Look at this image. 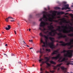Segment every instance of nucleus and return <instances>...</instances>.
<instances>
[{"label": "nucleus", "mask_w": 73, "mask_h": 73, "mask_svg": "<svg viewBox=\"0 0 73 73\" xmlns=\"http://www.w3.org/2000/svg\"><path fill=\"white\" fill-rule=\"evenodd\" d=\"M43 60H44V59H40L39 60V62H41V61H42Z\"/></svg>", "instance_id": "c85d7f7f"}, {"label": "nucleus", "mask_w": 73, "mask_h": 73, "mask_svg": "<svg viewBox=\"0 0 73 73\" xmlns=\"http://www.w3.org/2000/svg\"><path fill=\"white\" fill-rule=\"evenodd\" d=\"M50 72H51V73H54V71H50Z\"/></svg>", "instance_id": "2f4dec72"}, {"label": "nucleus", "mask_w": 73, "mask_h": 73, "mask_svg": "<svg viewBox=\"0 0 73 73\" xmlns=\"http://www.w3.org/2000/svg\"><path fill=\"white\" fill-rule=\"evenodd\" d=\"M44 33H45V34H47V33H48V32H49V31H47L46 32H44Z\"/></svg>", "instance_id": "7c9ffc66"}, {"label": "nucleus", "mask_w": 73, "mask_h": 73, "mask_svg": "<svg viewBox=\"0 0 73 73\" xmlns=\"http://www.w3.org/2000/svg\"><path fill=\"white\" fill-rule=\"evenodd\" d=\"M14 19V18H12L11 17H9L8 18H7L6 19H5V20L6 21H7V22H8V19Z\"/></svg>", "instance_id": "dca6fc26"}, {"label": "nucleus", "mask_w": 73, "mask_h": 73, "mask_svg": "<svg viewBox=\"0 0 73 73\" xmlns=\"http://www.w3.org/2000/svg\"><path fill=\"white\" fill-rule=\"evenodd\" d=\"M52 32L51 31V32H50L49 33V35H50V36H53L52 33Z\"/></svg>", "instance_id": "b1692460"}, {"label": "nucleus", "mask_w": 73, "mask_h": 73, "mask_svg": "<svg viewBox=\"0 0 73 73\" xmlns=\"http://www.w3.org/2000/svg\"><path fill=\"white\" fill-rule=\"evenodd\" d=\"M31 42H33V41H32V40H31Z\"/></svg>", "instance_id": "774afa93"}, {"label": "nucleus", "mask_w": 73, "mask_h": 73, "mask_svg": "<svg viewBox=\"0 0 73 73\" xmlns=\"http://www.w3.org/2000/svg\"><path fill=\"white\" fill-rule=\"evenodd\" d=\"M4 55H6V56H7V55L5 54H4Z\"/></svg>", "instance_id": "de8ad7c7"}, {"label": "nucleus", "mask_w": 73, "mask_h": 73, "mask_svg": "<svg viewBox=\"0 0 73 73\" xmlns=\"http://www.w3.org/2000/svg\"><path fill=\"white\" fill-rule=\"evenodd\" d=\"M63 14H65V13L64 12H60L57 13V15H63Z\"/></svg>", "instance_id": "6ab92c4d"}, {"label": "nucleus", "mask_w": 73, "mask_h": 73, "mask_svg": "<svg viewBox=\"0 0 73 73\" xmlns=\"http://www.w3.org/2000/svg\"><path fill=\"white\" fill-rule=\"evenodd\" d=\"M23 41H24V40H23V39L22 38L20 40V43H21V44H22V43H23Z\"/></svg>", "instance_id": "5701e85b"}, {"label": "nucleus", "mask_w": 73, "mask_h": 73, "mask_svg": "<svg viewBox=\"0 0 73 73\" xmlns=\"http://www.w3.org/2000/svg\"><path fill=\"white\" fill-rule=\"evenodd\" d=\"M62 10H66V7H62Z\"/></svg>", "instance_id": "a878e982"}, {"label": "nucleus", "mask_w": 73, "mask_h": 73, "mask_svg": "<svg viewBox=\"0 0 73 73\" xmlns=\"http://www.w3.org/2000/svg\"><path fill=\"white\" fill-rule=\"evenodd\" d=\"M42 49L43 50H44V48H42Z\"/></svg>", "instance_id": "13d9d810"}, {"label": "nucleus", "mask_w": 73, "mask_h": 73, "mask_svg": "<svg viewBox=\"0 0 73 73\" xmlns=\"http://www.w3.org/2000/svg\"><path fill=\"white\" fill-rule=\"evenodd\" d=\"M68 40V38L66 39H65V41H67Z\"/></svg>", "instance_id": "58836bf2"}, {"label": "nucleus", "mask_w": 73, "mask_h": 73, "mask_svg": "<svg viewBox=\"0 0 73 73\" xmlns=\"http://www.w3.org/2000/svg\"><path fill=\"white\" fill-rule=\"evenodd\" d=\"M55 9H60L61 8L59 7H56L55 8Z\"/></svg>", "instance_id": "393cba45"}, {"label": "nucleus", "mask_w": 73, "mask_h": 73, "mask_svg": "<svg viewBox=\"0 0 73 73\" xmlns=\"http://www.w3.org/2000/svg\"><path fill=\"white\" fill-rule=\"evenodd\" d=\"M63 4H66V2H63Z\"/></svg>", "instance_id": "e433bc0d"}, {"label": "nucleus", "mask_w": 73, "mask_h": 73, "mask_svg": "<svg viewBox=\"0 0 73 73\" xmlns=\"http://www.w3.org/2000/svg\"><path fill=\"white\" fill-rule=\"evenodd\" d=\"M46 25H49V23L44 21H42L40 23L39 29L40 31H42L43 32H44L45 31H46V29L44 28V27Z\"/></svg>", "instance_id": "20e7f679"}, {"label": "nucleus", "mask_w": 73, "mask_h": 73, "mask_svg": "<svg viewBox=\"0 0 73 73\" xmlns=\"http://www.w3.org/2000/svg\"><path fill=\"white\" fill-rule=\"evenodd\" d=\"M68 13H66L65 14V15H68Z\"/></svg>", "instance_id": "49530a36"}, {"label": "nucleus", "mask_w": 73, "mask_h": 73, "mask_svg": "<svg viewBox=\"0 0 73 73\" xmlns=\"http://www.w3.org/2000/svg\"><path fill=\"white\" fill-rule=\"evenodd\" d=\"M42 64H40V66H42Z\"/></svg>", "instance_id": "4d7b16f0"}, {"label": "nucleus", "mask_w": 73, "mask_h": 73, "mask_svg": "<svg viewBox=\"0 0 73 73\" xmlns=\"http://www.w3.org/2000/svg\"><path fill=\"white\" fill-rule=\"evenodd\" d=\"M58 43H57L56 44V46H58Z\"/></svg>", "instance_id": "680f3d73"}, {"label": "nucleus", "mask_w": 73, "mask_h": 73, "mask_svg": "<svg viewBox=\"0 0 73 73\" xmlns=\"http://www.w3.org/2000/svg\"><path fill=\"white\" fill-rule=\"evenodd\" d=\"M29 42H31V40H29Z\"/></svg>", "instance_id": "e2e57ef3"}, {"label": "nucleus", "mask_w": 73, "mask_h": 73, "mask_svg": "<svg viewBox=\"0 0 73 73\" xmlns=\"http://www.w3.org/2000/svg\"><path fill=\"white\" fill-rule=\"evenodd\" d=\"M50 62L51 64H54V65H56V62L53 61H50Z\"/></svg>", "instance_id": "aec40b11"}, {"label": "nucleus", "mask_w": 73, "mask_h": 73, "mask_svg": "<svg viewBox=\"0 0 73 73\" xmlns=\"http://www.w3.org/2000/svg\"><path fill=\"white\" fill-rule=\"evenodd\" d=\"M23 42L25 44H26V43H25L24 40H23Z\"/></svg>", "instance_id": "79ce46f5"}, {"label": "nucleus", "mask_w": 73, "mask_h": 73, "mask_svg": "<svg viewBox=\"0 0 73 73\" xmlns=\"http://www.w3.org/2000/svg\"><path fill=\"white\" fill-rule=\"evenodd\" d=\"M26 45V46H27V47H29V46H28V45Z\"/></svg>", "instance_id": "603ef678"}, {"label": "nucleus", "mask_w": 73, "mask_h": 73, "mask_svg": "<svg viewBox=\"0 0 73 73\" xmlns=\"http://www.w3.org/2000/svg\"><path fill=\"white\" fill-rule=\"evenodd\" d=\"M46 51H48V52H50V49H46Z\"/></svg>", "instance_id": "cd10ccee"}, {"label": "nucleus", "mask_w": 73, "mask_h": 73, "mask_svg": "<svg viewBox=\"0 0 73 73\" xmlns=\"http://www.w3.org/2000/svg\"><path fill=\"white\" fill-rule=\"evenodd\" d=\"M66 60H68V59H66V58L64 57L63 58V59L61 60H58V61L59 62H63V61H65Z\"/></svg>", "instance_id": "4468645a"}, {"label": "nucleus", "mask_w": 73, "mask_h": 73, "mask_svg": "<svg viewBox=\"0 0 73 73\" xmlns=\"http://www.w3.org/2000/svg\"><path fill=\"white\" fill-rule=\"evenodd\" d=\"M71 42H73V39H72L70 40V42H68L65 43V42L62 41H60L59 42V43H60L61 44H60V45L61 46H70L72 44V43Z\"/></svg>", "instance_id": "423d86ee"}, {"label": "nucleus", "mask_w": 73, "mask_h": 73, "mask_svg": "<svg viewBox=\"0 0 73 73\" xmlns=\"http://www.w3.org/2000/svg\"><path fill=\"white\" fill-rule=\"evenodd\" d=\"M8 45V44H5V46H7Z\"/></svg>", "instance_id": "c03bdc74"}, {"label": "nucleus", "mask_w": 73, "mask_h": 73, "mask_svg": "<svg viewBox=\"0 0 73 73\" xmlns=\"http://www.w3.org/2000/svg\"><path fill=\"white\" fill-rule=\"evenodd\" d=\"M64 7H65L66 9H70V8L69 7V5L68 4H67L66 5H64Z\"/></svg>", "instance_id": "2eb2a0df"}, {"label": "nucleus", "mask_w": 73, "mask_h": 73, "mask_svg": "<svg viewBox=\"0 0 73 73\" xmlns=\"http://www.w3.org/2000/svg\"><path fill=\"white\" fill-rule=\"evenodd\" d=\"M18 24L19 26H20V24L19 23H18Z\"/></svg>", "instance_id": "052dcab7"}, {"label": "nucleus", "mask_w": 73, "mask_h": 73, "mask_svg": "<svg viewBox=\"0 0 73 73\" xmlns=\"http://www.w3.org/2000/svg\"><path fill=\"white\" fill-rule=\"evenodd\" d=\"M65 52H67V53L66 54H64V57H70V58L71 57H72L73 56V50H64L62 53H64Z\"/></svg>", "instance_id": "7ed1b4c3"}, {"label": "nucleus", "mask_w": 73, "mask_h": 73, "mask_svg": "<svg viewBox=\"0 0 73 73\" xmlns=\"http://www.w3.org/2000/svg\"><path fill=\"white\" fill-rule=\"evenodd\" d=\"M68 36H70V37H73V33H70L68 35Z\"/></svg>", "instance_id": "412c9836"}, {"label": "nucleus", "mask_w": 73, "mask_h": 73, "mask_svg": "<svg viewBox=\"0 0 73 73\" xmlns=\"http://www.w3.org/2000/svg\"><path fill=\"white\" fill-rule=\"evenodd\" d=\"M45 44L42 45V47H45Z\"/></svg>", "instance_id": "f704fd0d"}, {"label": "nucleus", "mask_w": 73, "mask_h": 73, "mask_svg": "<svg viewBox=\"0 0 73 73\" xmlns=\"http://www.w3.org/2000/svg\"><path fill=\"white\" fill-rule=\"evenodd\" d=\"M48 27V28H49L50 30H51L52 32L53 33H55V34L56 33V34H57L58 36H60V35H62V34L61 33H57L56 32H57V31H58L59 32H62L63 33H70L71 32H73V27H71V26H69V27H70V28L72 29H70V30L68 31L66 30V29L65 28H68V27H67V26H62V28H64V30H61V27H60V26H58V29H56V30L52 29H53L54 28V27H53L52 25H50Z\"/></svg>", "instance_id": "f257e3e1"}, {"label": "nucleus", "mask_w": 73, "mask_h": 73, "mask_svg": "<svg viewBox=\"0 0 73 73\" xmlns=\"http://www.w3.org/2000/svg\"><path fill=\"white\" fill-rule=\"evenodd\" d=\"M30 49H33V48H29Z\"/></svg>", "instance_id": "3c124183"}, {"label": "nucleus", "mask_w": 73, "mask_h": 73, "mask_svg": "<svg viewBox=\"0 0 73 73\" xmlns=\"http://www.w3.org/2000/svg\"><path fill=\"white\" fill-rule=\"evenodd\" d=\"M40 41L41 42V43H43V44H44V45H45V44H46L45 42H43V40H42V39Z\"/></svg>", "instance_id": "4be33fe9"}, {"label": "nucleus", "mask_w": 73, "mask_h": 73, "mask_svg": "<svg viewBox=\"0 0 73 73\" xmlns=\"http://www.w3.org/2000/svg\"><path fill=\"white\" fill-rule=\"evenodd\" d=\"M60 23V25H62V22H59Z\"/></svg>", "instance_id": "c756f323"}, {"label": "nucleus", "mask_w": 73, "mask_h": 73, "mask_svg": "<svg viewBox=\"0 0 73 73\" xmlns=\"http://www.w3.org/2000/svg\"><path fill=\"white\" fill-rule=\"evenodd\" d=\"M60 70V68H59L58 69V70Z\"/></svg>", "instance_id": "bf43d9fd"}, {"label": "nucleus", "mask_w": 73, "mask_h": 73, "mask_svg": "<svg viewBox=\"0 0 73 73\" xmlns=\"http://www.w3.org/2000/svg\"><path fill=\"white\" fill-rule=\"evenodd\" d=\"M69 62H73V61H70Z\"/></svg>", "instance_id": "a18cd8bd"}, {"label": "nucleus", "mask_w": 73, "mask_h": 73, "mask_svg": "<svg viewBox=\"0 0 73 73\" xmlns=\"http://www.w3.org/2000/svg\"><path fill=\"white\" fill-rule=\"evenodd\" d=\"M49 39L52 41V42L50 43H48V46L50 47V48L53 49H54L56 47V46H54V44H53V43H54V40H54V38L51 37H50L49 38Z\"/></svg>", "instance_id": "39448f33"}, {"label": "nucleus", "mask_w": 73, "mask_h": 73, "mask_svg": "<svg viewBox=\"0 0 73 73\" xmlns=\"http://www.w3.org/2000/svg\"><path fill=\"white\" fill-rule=\"evenodd\" d=\"M64 23H68V22L66 21V20H64Z\"/></svg>", "instance_id": "72a5a7b5"}, {"label": "nucleus", "mask_w": 73, "mask_h": 73, "mask_svg": "<svg viewBox=\"0 0 73 73\" xmlns=\"http://www.w3.org/2000/svg\"><path fill=\"white\" fill-rule=\"evenodd\" d=\"M62 35H59V36L58 37V39H60V38H65V37H66V35H62Z\"/></svg>", "instance_id": "9b49d317"}, {"label": "nucleus", "mask_w": 73, "mask_h": 73, "mask_svg": "<svg viewBox=\"0 0 73 73\" xmlns=\"http://www.w3.org/2000/svg\"><path fill=\"white\" fill-rule=\"evenodd\" d=\"M14 55H15V54H14L12 53L11 54V56H14Z\"/></svg>", "instance_id": "4c0bfd02"}, {"label": "nucleus", "mask_w": 73, "mask_h": 73, "mask_svg": "<svg viewBox=\"0 0 73 73\" xmlns=\"http://www.w3.org/2000/svg\"><path fill=\"white\" fill-rule=\"evenodd\" d=\"M30 17L31 18L32 17V15H30Z\"/></svg>", "instance_id": "6e6d98bb"}, {"label": "nucleus", "mask_w": 73, "mask_h": 73, "mask_svg": "<svg viewBox=\"0 0 73 73\" xmlns=\"http://www.w3.org/2000/svg\"><path fill=\"white\" fill-rule=\"evenodd\" d=\"M40 36H41L42 37H44L46 39L45 40V43L46 45H48V35L47 36H46L45 35H43L42 34V33H40Z\"/></svg>", "instance_id": "6e6552de"}, {"label": "nucleus", "mask_w": 73, "mask_h": 73, "mask_svg": "<svg viewBox=\"0 0 73 73\" xmlns=\"http://www.w3.org/2000/svg\"><path fill=\"white\" fill-rule=\"evenodd\" d=\"M71 25H72V24L71 23L70 24Z\"/></svg>", "instance_id": "69168bd1"}, {"label": "nucleus", "mask_w": 73, "mask_h": 73, "mask_svg": "<svg viewBox=\"0 0 73 73\" xmlns=\"http://www.w3.org/2000/svg\"><path fill=\"white\" fill-rule=\"evenodd\" d=\"M61 56V54H58L57 56H56L55 57H51L52 59V60H53V59H56V60H57L58 59V58H60V56Z\"/></svg>", "instance_id": "1a4fd4ad"}, {"label": "nucleus", "mask_w": 73, "mask_h": 73, "mask_svg": "<svg viewBox=\"0 0 73 73\" xmlns=\"http://www.w3.org/2000/svg\"><path fill=\"white\" fill-rule=\"evenodd\" d=\"M56 42H59V41L58 40H56Z\"/></svg>", "instance_id": "8fccbe9b"}, {"label": "nucleus", "mask_w": 73, "mask_h": 73, "mask_svg": "<svg viewBox=\"0 0 73 73\" xmlns=\"http://www.w3.org/2000/svg\"><path fill=\"white\" fill-rule=\"evenodd\" d=\"M70 73H73V72H70Z\"/></svg>", "instance_id": "338daca9"}, {"label": "nucleus", "mask_w": 73, "mask_h": 73, "mask_svg": "<svg viewBox=\"0 0 73 73\" xmlns=\"http://www.w3.org/2000/svg\"><path fill=\"white\" fill-rule=\"evenodd\" d=\"M44 58H45L47 60H46L45 61L42 62V65H43V64H44V63H46V65H48V66H50V64H49L48 63V62H49V60H50V58H48V57H45Z\"/></svg>", "instance_id": "0eeeda50"}, {"label": "nucleus", "mask_w": 73, "mask_h": 73, "mask_svg": "<svg viewBox=\"0 0 73 73\" xmlns=\"http://www.w3.org/2000/svg\"><path fill=\"white\" fill-rule=\"evenodd\" d=\"M42 70H44V69H43L42 68H40V70L41 71H42V72H40V73H43V72H43V71H42Z\"/></svg>", "instance_id": "bb28decb"}, {"label": "nucleus", "mask_w": 73, "mask_h": 73, "mask_svg": "<svg viewBox=\"0 0 73 73\" xmlns=\"http://www.w3.org/2000/svg\"><path fill=\"white\" fill-rule=\"evenodd\" d=\"M18 63H19V64H21V62H18Z\"/></svg>", "instance_id": "09e8293b"}, {"label": "nucleus", "mask_w": 73, "mask_h": 73, "mask_svg": "<svg viewBox=\"0 0 73 73\" xmlns=\"http://www.w3.org/2000/svg\"><path fill=\"white\" fill-rule=\"evenodd\" d=\"M58 50H59L58 49L54 51L52 53V55H54V54H57V53L58 52Z\"/></svg>", "instance_id": "ddd939ff"}, {"label": "nucleus", "mask_w": 73, "mask_h": 73, "mask_svg": "<svg viewBox=\"0 0 73 73\" xmlns=\"http://www.w3.org/2000/svg\"><path fill=\"white\" fill-rule=\"evenodd\" d=\"M8 27H5V29L7 31H8V30H9L11 29V26L10 25H9L8 26Z\"/></svg>", "instance_id": "f3484780"}, {"label": "nucleus", "mask_w": 73, "mask_h": 73, "mask_svg": "<svg viewBox=\"0 0 73 73\" xmlns=\"http://www.w3.org/2000/svg\"><path fill=\"white\" fill-rule=\"evenodd\" d=\"M61 69L62 70H63V72H64V73H70L69 72H67V71H66V68H65V67L64 66H62L61 67Z\"/></svg>", "instance_id": "9d476101"}, {"label": "nucleus", "mask_w": 73, "mask_h": 73, "mask_svg": "<svg viewBox=\"0 0 73 73\" xmlns=\"http://www.w3.org/2000/svg\"><path fill=\"white\" fill-rule=\"evenodd\" d=\"M45 73H49V72H48L46 71H45Z\"/></svg>", "instance_id": "a19ab883"}, {"label": "nucleus", "mask_w": 73, "mask_h": 73, "mask_svg": "<svg viewBox=\"0 0 73 73\" xmlns=\"http://www.w3.org/2000/svg\"><path fill=\"white\" fill-rule=\"evenodd\" d=\"M62 64V63H60L58 65H57V66H54V70H55V69H56L57 68V67H60V66Z\"/></svg>", "instance_id": "f8f14e48"}, {"label": "nucleus", "mask_w": 73, "mask_h": 73, "mask_svg": "<svg viewBox=\"0 0 73 73\" xmlns=\"http://www.w3.org/2000/svg\"><path fill=\"white\" fill-rule=\"evenodd\" d=\"M70 64L72 65H73V63L69 62L68 61L66 62V65H69Z\"/></svg>", "instance_id": "a211bd4d"}, {"label": "nucleus", "mask_w": 73, "mask_h": 73, "mask_svg": "<svg viewBox=\"0 0 73 73\" xmlns=\"http://www.w3.org/2000/svg\"><path fill=\"white\" fill-rule=\"evenodd\" d=\"M41 50H42V49L41 48H40V53H42V51H41Z\"/></svg>", "instance_id": "473e14b6"}, {"label": "nucleus", "mask_w": 73, "mask_h": 73, "mask_svg": "<svg viewBox=\"0 0 73 73\" xmlns=\"http://www.w3.org/2000/svg\"><path fill=\"white\" fill-rule=\"evenodd\" d=\"M70 11V10H67L66 11V12H69V11Z\"/></svg>", "instance_id": "37998d69"}, {"label": "nucleus", "mask_w": 73, "mask_h": 73, "mask_svg": "<svg viewBox=\"0 0 73 73\" xmlns=\"http://www.w3.org/2000/svg\"><path fill=\"white\" fill-rule=\"evenodd\" d=\"M35 66V65L33 64V66Z\"/></svg>", "instance_id": "0e129e2a"}, {"label": "nucleus", "mask_w": 73, "mask_h": 73, "mask_svg": "<svg viewBox=\"0 0 73 73\" xmlns=\"http://www.w3.org/2000/svg\"><path fill=\"white\" fill-rule=\"evenodd\" d=\"M54 13H52V18L49 17V16H50V15H47L48 17H49V19L47 17L46 15H45V14L46 13V12L45 11H43L42 12V13L43 14V17L42 18H41L39 20V21H42V20L43 19L44 20H45L46 21H50L52 22V21H54V22H55L56 23H58V21L57 20H53V19H56L55 16H56V14L57 13V11H54L53 12ZM45 19V20H44Z\"/></svg>", "instance_id": "f03ea898"}, {"label": "nucleus", "mask_w": 73, "mask_h": 73, "mask_svg": "<svg viewBox=\"0 0 73 73\" xmlns=\"http://www.w3.org/2000/svg\"><path fill=\"white\" fill-rule=\"evenodd\" d=\"M14 33H15V35H16V32L15 31V30H14Z\"/></svg>", "instance_id": "ea45409f"}, {"label": "nucleus", "mask_w": 73, "mask_h": 73, "mask_svg": "<svg viewBox=\"0 0 73 73\" xmlns=\"http://www.w3.org/2000/svg\"><path fill=\"white\" fill-rule=\"evenodd\" d=\"M14 21V20H13V21H12V20H11V22H12V21Z\"/></svg>", "instance_id": "5fc2aeb1"}, {"label": "nucleus", "mask_w": 73, "mask_h": 73, "mask_svg": "<svg viewBox=\"0 0 73 73\" xmlns=\"http://www.w3.org/2000/svg\"><path fill=\"white\" fill-rule=\"evenodd\" d=\"M56 35V33H54L53 35H52V36H55Z\"/></svg>", "instance_id": "c9c22d12"}, {"label": "nucleus", "mask_w": 73, "mask_h": 73, "mask_svg": "<svg viewBox=\"0 0 73 73\" xmlns=\"http://www.w3.org/2000/svg\"><path fill=\"white\" fill-rule=\"evenodd\" d=\"M31 30V29H29V31H30Z\"/></svg>", "instance_id": "864d4df0"}]
</instances>
